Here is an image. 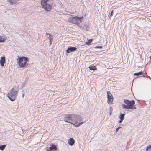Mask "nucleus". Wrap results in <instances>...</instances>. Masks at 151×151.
Listing matches in <instances>:
<instances>
[{"mask_svg":"<svg viewBox=\"0 0 151 151\" xmlns=\"http://www.w3.org/2000/svg\"><path fill=\"white\" fill-rule=\"evenodd\" d=\"M19 88L18 86H14L9 91L7 94V97L12 101H14L17 95Z\"/></svg>","mask_w":151,"mask_h":151,"instance_id":"obj_1","label":"nucleus"},{"mask_svg":"<svg viewBox=\"0 0 151 151\" xmlns=\"http://www.w3.org/2000/svg\"><path fill=\"white\" fill-rule=\"evenodd\" d=\"M29 61L28 58L19 56L17 63L20 68H24L28 65L27 62Z\"/></svg>","mask_w":151,"mask_h":151,"instance_id":"obj_2","label":"nucleus"},{"mask_svg":"<svg viewBox=\"0 0 151 151\" xmlns=\"http://www.w3.org/2000/svg\"><path fill=\"white\" fill-rule=\"evenodd\" d=\"M124 102L127 105L122 104V106L123 109H133L136 108V107L133 106L135 104V101H129L128 100H124Z\"/></svg>","mask_w":151,"mask_h":151,"instance_id":"obj_3","label":"nucleus"},{"mask_svg":"<svg viewBox=\"0 0 151 151\" xmlns=\"http://www.w3.org/2000/svg\"><path fill=\"white\" fill-rule=\"evenodd\" d=\"M72 123V125L76 127L80 126L83 123L82 117L79 115H75L73 122Z\"/></svg>","mask_w":151,"mask_h":151,"instance_id":"obj_4","label":"nucleus"},{"mask_svg":"<svg viewBox=\"0 0 151 151\" xmlns=\"http://www.w3.org/2000/svg\"><path fill=\"white\" fill-rule=\"evenodd\" d=\"M69 18L68 19V21L76 24H79L81 22V19L82 18V17L79 18L78 17L76 16L73 17L70 15H69Z\"/></svg>","mask_w":151,"mask_h":151,"instance_id":"obj_5","label":"nucleus"},{"mask_svg":"<svg viewBox=\"0 0 151 151\" xmlns=\"http://www.w3.org/2000/svg\"><path fill=\"white\" fill-rule=\"evenodd\" d=\"M75 115L74 114H68L67 115V123L72 125V123L73 122Z\"/></svg>","mask_w":151,"mask_h":151,"instance_id":"obj_6","label":"nucleus"},{"mask_svg":"<svg viewBox=\"0 0 151 151\" xmlns=\"http://www.w3.org/2000/svg\"><path fill=\"white\" fill-rule=\"evenodd\" d=\"M107 103L108 104H111L112 103L113 100V96L109 91L107 92Z\"/></svg>","mask_w":151,"mask_h":151,"instance_id":"obj_7","label":"nucleus"},{"mask_svg":"<svg viewBox=\"0 0 151 151\" xmlns=\"http://www.w3.org/2000/svg\"><path fill=\"white\" fill-rule=\"evenodd\" d=\"M42 7L47 11H50L52 8V6L49 4Z\"/></svg>","mask_w":151,"mask_h":151,"instance_id":"obj_8","label":"nucleus"},{"mask_svg":"<svg viewBox=\"0 0 151 151\" xmlns=\"http://www.w3.org/2000/svg\"><path fill=\"white\" fill-rule=\"evenodd\" d=\"M46 35H48L47 36H46V37L49 38V41L50 42V46L52 43L53 37L52 36L50 33H47Z\"/></svg>","mask_w":151,"mask_h":151,"instance_id":"obj_9","label":"nucleus"},{"mask_svg":"<svg viewBox=\"0 0 151 151\" xmlns=\"http://www.w3.org/2000/svg\"><path fill=\"white\" fill-rule=\"evenodd\" d=\"M76 48L75 47H70L68 48L67 49V53H69L73 51L76 50Z\"/></svg>","mask_w":151,"mask_h":151,"instance_id":"obj_10","label":"nucleus"},{"mask_svg":"<svg viewBox=\"0 0 151 151\" xmlns=\"http://www.w3.org/2000/svg\"><path fill=\"white\" fill-rule=\"evenodd\" d=\"M68 143L70 146L73 145L75 142V140L73 138H70L68 140Z\"/></svg>","mask_w":151,"mask_h":151,"instance_id":"obj_11","label":"nucleus"},{"mask_svg":"<svg viewBox=\"0 0 151 151\" xmlns=\"http://www.w3.org/2000/svg\"><path fill=\"white\" fill-rule=\"evenodd\" d=\"M5 62V57H1L0 61V63L1 65L2 66H4V63Z\"/></svg>","mask_w":151,"mask_h":151,"instance_id":"obj_12","label":"nucleus"},{"mask_svg":"<svg viewBox=\"0 0 151 151\" xmlns=\"http://www.w3.org/2000/svg\"><path fill=\"white\" fill-rule=\"evenodd\" d=\"M49 0H41V4L42 6L48 4V1Z\"/></svg>","mask_w":151,"mask_h":151,"instance_id":"obj_13","label":"nucleus"},{"mask_svg":"<svg viewBox=\"0 0 151 151\" xmlns=\"http://www.w3.org/2000/svg\"><path fill=\"white\" fill-rule=\"evenodd\" d=\"M57 148L56 146L54 145L53 144L50 145V151H56L57 150Z\"/></svg>","mask_w":151,"mask_h":151,"instance_id":"obj_14","label":"nucleus"},{"mask_svg":"<svg viewBox=\"0 0 151 151\" xmlns=\"http://www.w3.org/2000/svg\"><path fill=\"white\" fill-rule=\"evenodd\" d=\"M89 68L90 70H95L97 69L96 67L93 65H90L89 66Z\"/></svg>","mask_w":151,"mask_h":151,"instance_id":"obj_15","label":"nucleus"},{"mask_svg":"<svg viewBox=\"0 0 151 151\" xmlns=\"http://www.w3.org/2000/svg\"><path fill=\"white\" fill-rule=\"evenodd\" d=\"M124 114H122L120 115V120L119 122V123H121L122 121L124 119Z\"/></svg>","mask_w":151,"mask_h":151,"instance_id":"obj_16","label":"nucleus"},{"mask_svg":"<svg viewBox=\"0 0 151 151\" xmlns=\"http://www.w3.org/2000/svg\"><path fill=\"white\" fill-rule=\"evenodd\" d=\"M6 38L5 37L0 36V42H4L6 40Z\"/></svg>","mask_w":151,"mask_h":151,"instance_id":"obj_17","label":"nucleus"},{"mask_svg":"<svg viewBox=\"0 0 151 151\" xmlns=\"http://www.w3.org/2000/svg\"><path fill=\"white\" fill-rule=\"evenodd\" d=\"M92 41V39H89L88 40L87 42H85V44L86 45H89L91 43Z\"/></svg>","mask_w":151,"mask_h":151,"instance_id":"obj_18","label":"nucleus"},{"mask_svg":"<svg viewBox=\"0 0 151 151\" xmlns=\"http://www.w3.org/2000/svg\"><path fill=\"white\" fill-rule=\"evenodd\" d=\"M146 151H151V143L147 147Z\"/></svg>","mask_w":151,"mask_h":151,"instance_id":"obj_19","label":"nucleus"},{"mask_svg":"<svg viewBox=\"0 0 151 151\" xmlns=\"http://www.w3.org/2000/svg\"><path fill=\"white\" fill-rule=\"evenodd\" d=\"M89 23H87L86 25H84V27H83V28H85L86 30H88L89 29Z\"/></svg>","mask_w":151,"mask_h":151,"instance_id":"obj_20","label":"nucleus"},{"mask_svg":"<svg viewBox=\"0 0 151 151\" xmlns=\"http://www.w3.org/2000/svg\"><path fill=\"white\" fill-rule=\"evenodd\" d=\"M6 146V145H3L0 146V149L2 150H3L5 149Z\"/></svg>","mask_w":151,"mask_h":151,"instance_id":"obj_21","label":"nucleus"},{"mask_svg":"<svg viewBox=\"0 0 151 151\" xmlns=\"http://www.w3.org/2000/svg\"><path fill=\"white\" fill-rule=\"evenodd\" d=\"M143 72H140L138 73H136L134 74V75H140L143 74Z\"/></svg>","mask_w":151,"mask_h":151,"instance_id":"obj_22","label":"nucleus"},{"mask_svg":"<svg viewBox=\"0 0 151 151\" xmlns=\"http://www.w3.org/2000/svg\"><path fill=\"white\" fill-rule=\"evenodd\" d=\"M95 48H100L101 49L102 48V46H97L95 47H94Z\"/></svg>","mask_w":151,"mask_h":151,"instance_id":"obj_23","label":"nucleus"},{"mask_svg":"<svg viewBox=\"0 0 151 151\" xmlns=\"http://www.w3.org/2000/svg\"><path fill=\"white\" fill-rule=\"evenodd\" d=\"M121 127H118L116 129H115V131L116 132H117L118 131L119 129L120 128H121Z\"/></svg>","mask_w":151,"mask_h":151,"instance_id":"obj_24","label":"nucleus"},{"mask_svg":"<svg viewBox=\"0 0 151 151\" xmlns=\"http://www.w3.org/2000/svg\"><path fill=\"white\" fill-rule=\"evenodd\" d=\"M113 12V11L112 10L111 11V14H110V15L111 16H112Z\"/></svg>","mask_w":151,"mask_h":151,"instance_id":"obj_25","label":"nucleus"},{"mask_svg":"<svg viewBox=\"0 0 151 151\" xmlns=\"http://www.w3.org/2000/svg\"><path fill=\"white\" fill-rule=\"evenodd\" d=\"M10 2H12V0H8Z\"/></svg>","mask_w":151,"mask_h":151,"instance_id":"obj_26","label":"nucleus"},{"mask_svg":"<svg viewBox=\"0 0 151 151\" xmlns=\"http://www.w3.org/2000/svg\"><path fill=\"white\" fill-rule=\"evenodd\" d=\"M150 59L151 60V56L150 57Z\"/></svg>","mask_w":151,"mask_h":151,"instance_id":"obj_27","label":"nucleus"},{"mask_svg":"<svg viewBox=\"0 0 151 151\" xmlns=\"http://www.w3.org/2000/svg\"><path fill=\"white\" fill-rule=\"evenodd\" d=\"M68 125V124H66V125Z\"/></svg>","mask_w":151,"mask_h":151,"instance_id":"obj_28","label":"nucleus"},{"mask_svg":"<svg viewBox=\"0 0 151 151\" xmlns=\"http://www.w3.org/2000/svg\"><path fill=\"white\" fill-rule=\"evenodd\" d=\"M23 97H24V95H23Z\"/></svg>","mask_w":151,"mask_h":151,"instance_id":"obj_29","label":"nucleus"},{"mask_svg":"<svg viewBox=\"0 0 151 151\" xmlns=\"http://www.w3.org/2000/svg\"><path fill=\"white\" fill-rule=\"evenodd\" d=\"M110 115H111V113H110Z\"/></svg>","mask_w":151,"mask_h":151,"instance_id":"obj_30","label":"nucleus"}]
</instances>
